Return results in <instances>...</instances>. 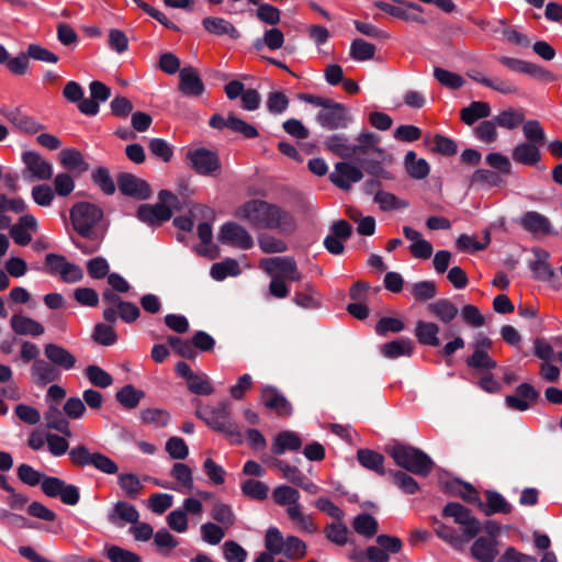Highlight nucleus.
<instances>
[{
  "mask_svg": "<svg viewBox=\"0 0 562 562\" xmlns=\"http://www.w3.org/2000/svg\"><path fill=\"white\" fill-rule=\"evenodd\" d=\"M491 115V105L484 101H472L460 111V119L465 125H473L481 119Z\"/></svg>",
  "mask_w": 562,
  "mask_h": 562,
  "instance_id": "nucleus-38",
  "label": "nucleus"
},
{
  "mask_svg": "<svg viewBox=\"0 0 562 562\" xmlns=\"http://www.w3.org/2000/svg\"><path fill=\"white\" fill-rule=\"evenodd\" d=\"M434 77L441 86L452 90H458L462 88L465 83V80L462 76H460L457 72L443 69L441 67L434 68Z\"/></svg>",
  "mask_w": 562,
  "mask_h": 562,
  "instance_id": "nucleus-52",
  "label": "nucleus"
},
{
  "mask_svg": "<svg viewBox=\"0 0 562 562\" xmlns=\"http://www.w3.org/2000/svg\"><path fill=\"white\" fill-rule=\"evenodd\" d=\"M42 492L52 498L59 497L65 505L75 506L80 501L78 486L68 484L57 476H44Z\"/></svg>",
  "mask_w": 562,
  "mask_h": 562,
  "instance_id": "nucleus-10",
  "label": "nucleus"
},
{
  "mask_svg": "<svg viewBox=\"0 0 562 562\" xmlns=\"http://www.w3.org/2000/svg\"><path fill=\"white\" fill-rule=\"evenodd\" d=\"M120 192L137 201H145L151 196L149 183L133 173L121 172L116 178Z\"/></svg>",
  "mask_w": 562,
  "mask_h": 562,
  "instance_id": "nucleus-13",
  "label": "nucleus"
},
{
  "mask_svg": "<svg viewBox=\"0 0 562 562\" xmlns=\"http://www.w3.org/2000/svg\"><path fill=\"white\" fill-rule=\"evenodd\" d=\"M117 484L131 499H136L144 487L138 476L134 473H121L117 476Z\"/></svg>",
  "mask_w": 562,
  "mask_h": 562,
  "instance_id": "nucleus-49",
  "label": "nucleus"
},
{
  "mask_svg": "<svg viewBox=\"0 0 562 562\" xmlns=\"http://www.w3.org/2000/svg\"><path fill=\"white\" fill-rule=\"evenodd\" d=\"M217 240L223 245H231L243 250H248L254 246L251 235L236 222L224 223L217 234Z\"/></svg>",
  "mask_w": 562,
  "mask_h": 562,
  "instance_id": "nucleus-12",
  "label": "nucleus"
},
{
  "mask_svg": "<svg viewBox=\"0 0 562 562\" xmlns=\"http://www.w3.org/2000/svg\"><path fill=\"white\" fill-rule=\"evenodd\" d=\"M352 528L358 535L372 538L378 533L379 522L371 514L361 513L353 518Z\"/></svg>",
  "mask_w": 562,
  "mask_h": 562,
  "instance_id": "nucleus-43",
  "label": "nucleus"
},
{
  "mask_svg": "<svg viewBox=\"0 0 562 562\" xmlns=\"http://www.w3.org/2000/svg\"><path fill=\"white\" fill-rule=\"evenodd\" d=\"M16 475L22 483L29 486L42 485L43 479L46 476L26 463H22L18 467Z\"/></svg>",
  "mask_w": 562,
  "mask_h": 562,
  "instance_id": "nucleus-63",
  "label": "nucleus"
},
{
  "mask_svg": "<svg viewBox=\"0 0 562 562\" xmlns=\"http://www.w3.org/2000/svg\"><path fill=\"white\" fill-rule=\"evenodd\" d=\"M179 91L188 98H199L205 91L204 82L202 81L199 71L188 66L179 71Z\"/></svg>",
  "mask_w": 562,
  "mask_h": 562,
  "instance_id": "nucleus-15",
  "label": "nucleus"
},
{
  "mask_svg": "<svg viewBox=\"0 0 562 562\" xmlns=\"http://www.w3.org/2000/svg\"><path fill=\"white\" fill-rule=\"evenodd\" d=\"M144 397L145 392L136 389L133 384H126L115 393V400L125 409L136 408Z\"/></svg>",
  "mask_w": 562,
  "mask_h": 562,
  "instance_id": "nucleus-41",
  "label": "nucleus"
},
{
  "mask_svg": "<svg viewBox=\"0 0 562 562\" xmlns=\"http://www.w3.org/2000/svg\"><path fill=\"white\" fill-rule=\"evenodd\" d=\"M60 162L68 170L85 172L89 168L82 154L75 148L63 149L60 151Z\"/></svg>",
  "mask_w": 562,
  "mask_h": 562,
  "instance_id": "nucleus-45",
  "label": "nucleus"
},
{
  "mask_svg": "<svg viewBox=\"0 0 562 562\" xmlns=\"http://www.w3.org/2000/svg\"><path fill=\"white\" fill-rule=\"evenodd\" d=\"M238 274H240V268L237 260L233 258H226L211 267V277L216 281H223L228 276L236 277Z\"/></svg>",
  "mask_w": 562,
  "mask_h": 562,
  "instance_id": "nucleus-47",
  "label": "nucleus"
},
{
  "mask_svg": "<svg viewBox=\"0 0 562 562\" xmlns=\"http://www.w3.org/2000/svg\"><path fill=\"white\" fill-rule=\"evenodd\" d=\"M374 202H376L383 211L405 209L408 206L407 201L401 200L395 194L383 190L375 192Z\"/></svg>",
  "mask_w": 562,
  "mask_h": 562,
  "instance_id": "nucleus-57",
  "label": "nucleus"
},
{
  "mask_svg": "<svg viewBox=\"0 0 562 562\" xmlns=\"http://www.w3.org/2000/svg\"><path fill=\"white\" fill-rule=\"evenodd\" d=\"M442 517L452 518L462 527V533L469 539H474L482 529L480 520L472 515V512L458 502H449L442 508Z\"/></svg>",
  "mask_w": 562,
  "mask_h": 562,
  "instance_id": "nucleus-7",
  "label": "nucleus"
},
{
  "mask_svg": "<svg viewBox=\"0 0 562 562\" xmlns=\"http://www.w3.org/2000/svg\"><path fill=\"white\" fill-rule=\"evenodd\" d=\"M10 326L12 330L20 336L30 335L38 337L45 331L44 326L40 322L21 314H14L11 316Z\"/></svg>",
  "mask_w": 562,
  "mask_h": 562,
  "instance_id": "nucleus-26",
  "label": "nucleus"
},
{
  "mask_svg": "<svg viewBox=\"0 0 562 562\" xmlns=\"http://www.w3.org/2000/svg\"><path fill=\"white\" fill-rule=\"evenodd\" d=\"M517 223L521 228L532 235H558L551 224V221L537 211L525 212Z\"/></svg>",
  "mask_w": 562,
  "mask_h": 562,
  "instance_id": "nucleus-14",
  "label": "nucleus"
},
{
  "mask_svg": "<svg viewBox=\"0 0 562 562\" xmlns=\"http://www.w3.org/2000/svg\"><path fill=\"white\" fill-rule=\"evenodd\" d=\"M362 178V170L346 161L337 162L335 165V171L329 175L330 181L337 188L346 191L350 189V183L359 182Z\"/></svg>",
  "mask_w": 562,
  "mask_h": 562,
  "instance_id": "nucleus-20",
  "label": "nucleus"
},
{
  "mask_svg": "<svg viewBox=\"0 0 562 562\" xmlns=\"http://www.w3.org/2000/svg\"><path fill=\"white\" fill-rule=\"evenodd\" d=\"M540 145L524 142L514 147L512 158L524 166H537L541 160Z\"/></svg>",
  "mask_w": 562,
  "mask_h": 562,
  "instance_id": "nucleus-31",
  "label": "nucleus"
},
{
  "mask_svg": "<svg viewBox=\"0 0 562 562\" xmlns=\"http://www.w3.org/2000/svg\"><path fill=\"white\" fill-rule=\"evenodd\" d=\"M137 218L150 226H159L161 223L169 221L172 217V212L168 205H165L159 200L158 203L142 204L137 209Z\"/></svg>",
  "mask_w": 562,
  "mask_h": 562,
  "instance_id": "nucleus-19",
  "label": "nucleus"
},
{
  "mask_svg": "<svg viewBox=\"0 0 562 562\" xmlns=\"http://www.w3.org/2000/svg\"><path fill=\"white\" fill-rule=\"evenodd\" d=\"M1 113L11 122L19 131L33 135L44 130V125L34 117L26 115L20 109H2Z\"/></svg>",
  "mask_w": 562,
  "mask_h": 562,
  "instance_id": "nucleus-24",
  "label": "nucleus"
},
{
  "mask_svg": "<svg viewBox=\"0 0 562 562\" xmlns=\"http://www.w3.org/2000/svg\"><path fill=\"white\" fill-rule=\"evenodd\" d=\"M427 311L445 325L451 324L459 313L458 307L448 299L429 303Z\"/></svg>",
  "mask_w": 562,
  "mask_h": 562,
  "instance_id": "nucleus-36",
  "label": "nucleus"
},
{
  "mask_svg": "<svg viewBox=\"0 0 562 562\" xmlns=\"http://www.w3.org/2000/svg\"><path fill=\"white\" fill-rule=\"evenodd\" d=\"M301 99L321 108L316 114V122L328 131L347 128L352 122L349 109L342 103L314 94H302Z\"/></svg>",
  "mask_w": 562,
  "mask_h": 562,
  "instance_id": "nucleus-3",
  "label": "nucleus"
},
{
  "mask_svg": "<svg viewBox=\"0 0 562 562\" xmlns=\"http://www.w3.org/2000/svg\"><path fill=\"white\" fill-rule=\"evenodd\" d=\"M102 217V209L90 202H78L70 210L74 229L85 238H94L93 227Z\"/></svg>",
  "mask_w": 562,
  "mask_h": 562,
  "instance_id": "nucleus-5",
  "label": "nucleus"
},
{
  "mask_svg": "<svg viewBox=\"0 0 562 562\" xmlns=\"http://www.w3.org/2000/svg\"><path fill=\"white\" fill-rule=\"evenodd\" d=\"M440 327L432 322L417 321L415 326V336L423 346L439 347L441 341L438 337Z\"/></svg>",
  "mask_w": 562,
  "mask_h": 562,
  "instance_id": "nucleus-32",
  "label": "nucleus"
},
{
  "mask_svg": "<svg viewBox=\"0 0 562 562\" xmlns=\"http://www.w3.org/2000/svg\"><path fill=\"white\" fill-rule=\"evenodd\" d=\"M414 342L409 338H400L385 342L381 352L385 358L395 359L402 356H412Z\"/></svg>",
  "mask_w": 562,
  "mask_h": 562,
  "instance_id": "nucleus-40",
  "label": "nucleus"
},
{
  "mask_svg": "<svg viewBox=\"0 0 562 562\" xmlns=\"http://www.w3.org/2000/svg\"><path fill=\"white\" fill-rule=\"evenodd\" d=\"M195 416L203 420L211 429L232 439L234 443H241L239 426L232 418V405L227 401L221 402L216 407L205 406L196 409Z\"/></svg>",
  "mask_w": 562,
  "mask_h": 562,
  "instance_id": "nucleus-4",
  "label": "nucleus"
},
{
  "mask_svg": "<svg viewBox=\"0 0 562 562\" xmlns=\"http://www.w3.org/2000/svg\"><path fill=\"white\" fill-rule=\"evenodd\" d=\"M540 393L529 383L519 384L514 394L505 397L506 405L515 411H527L530 405L529 402H537Z\"/></svg>",
  "mask_w": 562,
  "mask_h": 562,
  "instance_id": "nucleus-21",
  "label": "nucleus"
},
{
  "mask_svg": "<svg viewBox=\"0 0 562 562\" xmlns=\"http://www.w3.org/2000/svg\"><path fill=\"white\" fill-rule=\"evenodd\" d=\"M497 554L496 540L493 538L480 537L471 547V555L479 562H494Z\"/></svg>",
  "mask_w": 562,
  "mask_h": 562,
  "instance_id": "nucleus-35",
  "label": "nucleus"
},
{
  "mask_svg": "<svg viewBox=\"0 0 562 562\" xmlns=\"http://www.w3.org/2000/svg\"><path fill=\"white\" fill-rule=\"evenodd\" d=\"M70 462L78 468L91 465L105 474H116L117 464L101 452H91L85 445H78L68 452Z\"/></svg>",
  "mask_w": 562,
  "mask_h": 562,
  "instance_id": "nucleus-6",
  "label": "nucleus"
},
{
  "mask_svg": "<svg viewBox=\"0 0 562 562\" xmlns=\"http://www.w3.org/2000/svg\"><path fill=\"white\" fill-rule=\"evenodd\" d=\"M325 147L342 159H353L358 154H366L369 150L367 145H349L345 134H334L325 140Z\"/></svg>",
  "mask_w": 562,
  "mask_h": 562,
  "instance_id": "nucleus-16",
  "label": "nucleus"
},
{
  "mask_svg": "<svg viewBox=\"0 0 562 562\" xmlns=\"http://www.w3.org/2000/svg\"><path fill=\"white\" fill-rule=\"evenodd\" d=\"M465 364L477 371H490L497 367V362L487 351L473 350V353L465 359Z\"/></svg>",
  "mask_w": 562,
  "mask_h": 562,
  "instance_id": "nucleus-50",
  "label": "nucleus"
},
{
  "mask_svg": "<svg viewBox=\"0 0 562 562\" xmlns=\"http://www.w3.org/2000/svg\"><path fill=\"white\" fill-rule=\"evenodd\" d=\"M391 2L378 0L374 2V7L404 22L426 23V20L420 15L424 11L420 4L405 0H391Z\"/></svg>",
  "mask_w": 562,
  "mask_h": 562,
  "instance_id": "nucleus-8",
  "label": "nucleus"
},
{
  "mask_svg": "<svg viewBox=\"0 0 562 562\" xmlns=\"http://www.w3.org/2000/svg\"><path fill=\"white\" fill-rule=\"evenodd\" d=\"M154 543L164 554H168L178 547L179 541L168 529L160 528L154 535Z\"/></svg>",
  "mask_w": 562,
  "mask_h": 562,
  "instance_id": "nucleus-62",
  "label": "nucleus"
},
{
  "mask_svg": "<svg viewBox=\"0 0 562 562\" xmlns=\"http://www.w3.org/2000/svg\"><path fill=\"white\" fill-rule=\"evenodd\" d=\"M302 447V439L300 436L291 430L280 431L273 439L271 445V452L276 456H281L285 451H296Z\"/></svg>",
  "mask_w": 562,
  "mask_h": 562,
  "instance_id": "nucleus-34",
  "label": "nucleus"
},
{
  "mask_svg": "<svg viewBox=\"0 0 562 562\" xmlns=\"http://www.w3.org/2000/svg\"><path fill=\"white\" fill-rule=\"evenodd\" d=\"M471 186L486 184L488 187H499L503 183L501 175L490 169H476L471 178Z\"/></svg>",
  "mask_w": 562,
  "mask_h": 562,
  "instance_id": "nucleus-58",
  "label": "nucleus"
},
{
  "mask_svg": "<svg viewBox=\"0 0 562 562\" xmlns=\"http://www.w3.org/2000/svg\"><path fill=\"white\" fill-rule=\"evenodd\" d=\"M259 266L268 274H273L276 270H280L286 277L289 273L294 272L296 262L292 257H271L261 259Z\"/></svg>",
  "mask_w": 562,
  "mask_h": 562,
  "instance_id": "nucleus-42",
  "label": "nucleus"
},
{
  "mask_svg": "<svg viewBox=\"0 0 562 562\" xmlns=\"http://www.w3.org/2000/svg\"><path fill=\"white\" fill-rule=\"evenodd\" d=\"M469 491L472 492L473 496L470 498V504L481 509L485 516H492L495 514H510L513 506L507 499L497 491L486 490L484 492L485 502H482L479 492L473 485H468Z\"/></svg>",
  "mask_w": 562,
  "mask_h": 562,
  "instance_id": "nucleus-9",
  "label": "nucleus"
},
{
  "mask_svg": "<svg viewBox=\"0 0 562 562\" xmlns=\"http://www.w3.org/2000/svg\"><path fill=\"white\" fill-rule=\"evenodd\" d=\"M390 474L392 475L393 483L405 494L413 495L419 491L418 482L406 472L392 470Z\"/></svg>",
  "mask_w": 562,
  "mask_h": 562,
  "instance_id": "nucleus-55",
  "label": "nucleus"
},
{
  "mask_svg": "<svg viewBox=\"0 0 562 562\" xmlns=\"http://www.w3.org/2000/svg\"><path fill=\"white\" fill-rule=\"evenodd\" d=\"M210 516L226 529L231 528L236 522V515L233 508L220 501L214 503L210 512Z\"/></svg>",
  "mask_w": 562,
  "mask_h": 562,
  "instance_id": "nucleus-46",
  "label": "nucleus"
},
{
  "mask_svg": "<svg viewBox=\"0 0 562 562\" xmlns=\"http://www.w3.org/2000/svg\"><path fill=\"white\" fill-rule=\"evenodd\" d=\"M522 132L527 143H533L542 146L546 143V133L537 120H529L524 123Z\"/></svg>",
  "mask_w": 562,
  "mask_h": 562,
  "instance_id": "nucleus-60",
  "label": "nucleus"
},
{
  "mask_svg": "<svg viewBox=\"0 0 562 562\" xmlns=\"http://www.w3.org/2000/svg\"><path fill=\"white\" fill-rule=\"evenodd\" d=\"M357 459L363 468L373 471L379 475L386 474L384 469L385 459L383 454L371 449H359L357 451Z\"/></svg>",
  "mask_w": 562,
  "mask_h": 562,
  "instance_id": "nucleus-39",
  "label": "nucleus"
},
{
  "mask_svg": "<svg viewBox=\"0 0 562 562\" xmlns=\"http://www.w3.org/2000/svg\"><path fill=\"white\" fill-rule=\"evenodd\" d=\"M30 374L32 382L38 387H45L61 378V372L46 358L35 360L30 368Z\"/></svg>",
  "mask_w": 562,
  "mask_h": 562,
  "instance_id": "nucleus-17",
  "label": "nucleus"
},
{
  "mask_svg": "<svg viewBox=\"0 0 562 562\" xmlns=\"http://www.w3.org/2000/svg\"><path fill=\"white\" fill-rule=\"evenodd\" d=\"M285 538L277 527H270L266 531L265 536V548L266 551L279 555L284 551Z\"/></svg>",
  "mask_w": 562,
  "mask_h": 562,
  "instance_id": "nucleus-56",
  "label": "nucleus"
},
{
  "mask_svg": "<svg viewBox=\"0 0 562 562\" xmlns=\"http://www.w3.org/2000/svg\"><path fill=\"white\" fill-rule=\"evenodd\" d=\"M223 555L227 562H245L248 553L238 542L227 540L223 544Z\"/></svg>",
  "mask_w": 562,
  "mask_h": 562,
  "instance_id": "nucleus-64",
  "label": "nucleus"
},
{
  "mask_svg": "<svg viewBox=\"0 0 562 562\" xmlns=\"http://www.w3.org/2000/svg\"><path fill=\"white\" fill-rule=\"evenodd\" d=\"M44 420L48 429L56 430L66 437L72 436L67 416L56 405L48 406L44 413Z\"/></svg>",
  "mask_w": 562,
  "mask_h": 562,
  "instance_id": "nucleus-33",
  "label": "nucleus"
},
{
  "mask_svg": "<svg viewBox=\"0 0 562 562\" xmlns=\"http://www.w3.org/2000/svg\"><path fill=\"white\" fill-rule=\"evenodd\" d=\"M293 302L305 310H316L321 306L318 293L312 283H305L302 290L296 291L293 296Z\"/></svg>",
  "mask_w": 562,
  "mask_h": 562,
  "instance_id": "nucleus-44",
  "label": "nucleus"
},
{
  "mask_svg": "<svg viewBox=\"0 0 562 562\" xmlns=\"http://www.w3.org/2000/svg\"><path fill=\"white\" fill-rule=\"evenodd\" d=\"M376 47L362 38H356L351 42L349 55L353 60L366 61L374 57Z\"/></svg>",
  "mask_w": 562,
  "mask_h": 562,
  "instance_id": "nucleus-48",
  "label": "nucleus"
},
{
  "mask_svg": "<svg viewBox=\"0 0 562 562\" xmlns=\"http://www.w3.org/2000/svg\"><path fill=\"white\" fill-rule=\"evenodd\" d=\"M235 217L255 231L269 229L291 234L295 229V220L289 211L262 199H250L243 203L236 209Z\"/></svg>",
  "mask_w": 562,
  "mask_h": 562,
  "instance_id": "nucleus-1",
  "label": "nucleus"
},
{
  "mask_svg": "<svg viewBox=\"0 0 562 562\" xmlns=\"http://www.w3.org/2000/svg\"><path fill=\"white\" fill-rule=\"evenodd\" d=\"M191 168L201 176H216L221 170V160L215 151L198 148L187 154Z\"/></svg>",
  "mask_w": 562,
  "mask_h": 562,
  "instance_id": "nucleus-11",
  "label": "nucleus"
},
{
  "mask_svg": "<svg viewBox=\"0 0 562 562\" xmlns=\"http://www.w3.org/2000/svg\"><path fill=\"white\" fill-rule=\"evenodd\" d=\"M261 401L269 409L279 416H291L293 407L291 403L274 386H265L261 391Z\"/></svg>",
  "mask_w": 562,
  "mask_h": 562,
  "instance_id": "nucleus-23",
  "label": "nucleus"
},
{
  "mask_svg": "<svg viewBox=\"0 0 562 562\" xmlns=\"http://www.w3.org/2000/svg\"><path fill=\"white\" fill-rule=\"evenodd\" d=\"M404 166L408 176L416 180L425 179L430 172V166L427 160L424 158H417L416 153L413 150L406 153Z\"/></svg>",
  "mask_w": 562,
  "mask_h": 562,
  "instance_id": "nucleus-37",
  "label": "nucleus"
},
{
  "mask_svg": "<svg viewBox=\"0 0 562 562\" xmlns=\"http://www.w3.org/2000/svg\"><path fill=\"white\" fill-rule=\"evenodd\" d=\"M202 26L206 32L213 35H227L232 40H238L240 37L239 31L224 18L206 16L202 20Z\"/></svg>",
  "mask_w": 562,
  "mask_h": 562,
  "instance_id": "nucleus-28",
  "label": "nucleus"
},
{
  "mask_svg": "<svg viewBox=\"0 0 562 562\" xmlns=\"http://www.w3.org/2000/svg\"><path fill=\"white\" fill-rule=\"evenodd\" d=\"M86 376L88 380L98 387L105 389L112 385V375L95 364H90L86 368Z\"/></svg>",
  "mask_w": 562,
  "mask_h": 562,
  "instance_id": "nucleus-59",
  "label": "nucleus"
},
{
  "mask_svg": "<svg viewBox=\"0 0 562 562\" xmlns=\"http://www.w3.org/2000/svg\"><path fill=\"white\" fill-rule=\"evenodd\" d=\"M496 126L514 130L524 122V115L514 109H507L494 116Z\"/></svg>",
  "mask_w": 562,
  "mask_h": 562,
  "instance_id": "nucleus-61",
  "label": "nucleus"
},
{
  "mask_svg": "<svg viewBox=\"0 0 562 562\" xmlns=\"http://www.w3.org/2000/svg\"><path fill=\"white\" fill-rule=\"evenodd\" d=\"M532 252L536 260L529 263V268L533 272L535 278L541 281H550L553 279L555 273L548 262L550 254L547 250L537 247L532 249Z\"/></svg>",
  "mask_w": 562,
  "mask_h": 562,
  "instance_id": "nucleus-29",
  "label": "nucleus"
},
{
  "mask_svg": "<svg viewBox=\"0 0 562 562\" xmlns=\"http://www.w3.org/2000/svg\"><path fill=\"white\" fill-rule=\"evenodd\" d=\"M240 488L245 496L255 501H265L268 497L269 486L262 481L248 479L241 483Z\"/></svg>",
  "mask_w": 562,
  "mask_h": 562,
  "instance_id": "nucleus-54",
  "label": "nucleus"
},
{
  "mask_svg": "<svg viewBox=\"0 0 562 562\" xmlns=\"http://www.w3.org/2000/svg\"><path fill=\"white\" fill-rule=\"evenodd\" d=\"M368 153L358 154L353 157L357 164L364 169V171L375 178L389 179V172L382 166L383 150L381 148H371L370 146Z\"/></svg>",
  "mask_w": 562,
  "mask_h": 562,
  "instance_id": "nucleus-18",
  "label": "nucleus"
},
{
  "mask_svg": "<svg viewBox=\"0 0 562 562\" xmlns=\"http://www.w3.org/2000/svg\"><path fill=\"white\" fill-rule=\"evenodd\" d=\"M306 543L296 536H289L285 538L284 551L282 554L292 561L301 560L306 555Z\"/></svg>",
  "mask_w": 562,
  "mask_h": 562,
  "instance_id": "nucleus-53",
  "label": "nucleus"
},
{
  "mask_svg": "<svg viewBox=\"0 0 562 562\" xmlns=\"http://www.w3.org/2000/svg\"><path fill=\"white\" fill-rule=\"evenodd\" d=\"M431 521L437 537L450 544L453 549L462 550L463 544L470 541L463 533H457L453 527L443 524L437 517H432Z\"/></svg>",
  "mask_w": 562,
  "mask_h": 562,
  "instance_id": "nucleus-27",
  "label": "nucleus"
},
{
  "mask_svg": "<svg viewBox=\"0 0 562 562\" xmlns=\"http://www.w3.org/2000/svg\"><path fill=\"white\" fill-rule=\"evenodd\" d=\"M22 160L27 170L38 180H49L53 176V166L36 151H25Z\"/></svg>",
  "mask_w": 562,
  "mask_h": 562,
  "instance_id": "nucleus-25",
  "label": "nucleus"
},
{
  "mask_svg": "<svg viewBox=\"0 0 562 562\" xmlns=\"http://www.w3.org/2000/svg\"><path fill=\"white\" fill-rule=\"evenodd\" d=\"M92 182L106 195L114 194L116 188L106 167H98L91 175Z\"/></svg>",
  "mask_w": 562,
  "mask_h": 562,
  "instance_id": "nucleus-51",
  "label": "nucleus"
},
{
  "mask_svg": "<svg viewBox=\"0 0 562 562\" xmlns=\"http://www.w3.org/2000/svg\"><path fill=\"white\" fill-rule=\"evenodd\" d=\"M44 356L61 372L76 367L77 358L65 347L49 342L44 346Z\"/></svg>",
  "mask_w": 562,
  "mask_h": 562,
  "instance_id": "nucleus-22",
  "label": "nucleus"
},
{
  "mask_svg": "<svg viewBox=\"0 0 562 562\" xmlns=\"http://www.w3.org/2000/svg\"><path fill=\"white\" fill-rule=\"evenodd\" d=\"M384 451L397 467L415 475L427 476L435 468V462L426 452L408 443L394 441L385 446Z\"/></svg>",
  "mask_w": 562,
  "mask_h": 562,
  "instance_id": "nucleus-2",
  "label": "nucleus"
},
{
  "mask_svg": "<svg viewBox=\"0 0 562 562\" xmlns=\"http://www.w3.org/2000/svg\"><path fill=\"white\" fill-rule=\"evenodd\" d=\"M111 524L120 526V520L127 524H137L139 520V513L137 508L124 501H119L114 504L112 510L108 515Z\"/></svg>",
  "mask_w": 562,
  "mask_h": 562,
  "instance_id": "nucleus-30",
  "label": "nucleus"
}]
</instances>
